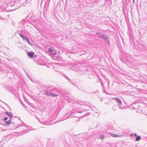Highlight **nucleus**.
<instances>
[{
	"mask_svg": "<svg viewBox=\"0 0 147 147\" xmlns=\"http://www.w3.org/2000/svg\"><path fill=\"white\" fill-rule=\"evenodd\" d=\"M101 84H102H102H102V82L101 83Z\"/></svg>",
	"mask_w": 147,
	"mask_h": 147,
	"instance_id": "22",
	"label": "nucleus"
},
{
	"mask_svg": "<svg viewBox=\"0 0 147 147\" xmlns=\"http://www.w3.org/2000/svg\"><path fill=\"white\" fill-rule=\"evenodd\" d=\"M5 114L8 115L10 118H12V115L10 113L8 112H5Z\"/></svg>",
	"mask_w": 147,
	"mask_h": 147,
	"instance_id": "6",
	"label": "nucleus"
},
{
	"mask_svg": "<svg viewBox=\"0 0 147 147\" xmlns=\"http://www.w3.org/2000/svg\"><path fill=\"white\" fill-rule=\"evenodd\" d=\"M20 35L24 40H25L27 38L24 34H20Z\"/></svg>",
	"mask_w": 147,
	"mask_h": 147,
	"instance_id": "7",
	"label": "nucleus"
},
{
	"mask_svg": "<svg viewBox=\"0 0 147 147\" xmlns=\"http://www.w3.org/2000/svg\"><path fill=\"white\" fill-rule=\"evenodd\" d=\"M105 138V136L102 134L99 135L98 136V139H103Z\"/></svg>",
	"mask_w": 147,
	"mask_h": 147,
	"instance_id": "10",
	"label": "nucleus"
},
{
	"mask_svg": "<svg viewBox=\"0 0 147 147\" xmlns=\"http://www.w3.org/2000/svg\"><path fill=\"white\" fill-rule=\"evenodd\" d=\"M7 117H5L4 118V120L5 121H6L7 119Z\"/></svg>",
	"mask_w": 147,
	"mask_h": 147,
	"instance_id": "18",
	"label": "nucleus"
},
{
	"mask_svg": "<svg viewBox=\"0 0 147 147\" xmlns=\"http://www.w3.org/2000/svg\"><path fill=\"white\" fill-rule=\"evenodd\" d=\"M45 94L48 96H49L53 97L57 96H58V94H56L54 93H52L48 91L45 92Z\"/></svg>",
	"mask_w": 147,
	"mask_h": 147,
	"instance_id": "3",
	"label": "nucleus"
},
{
	"mask_svg": "<svg viewBox=\"0 0 147 147\" xmlns=\"http://www.w3.org/2000/svg\"><path fill=\"white\" fill-rule=\"evenodd\" d=\"M113 99L115 100L119 104L121 105H122V102L120 99L117 98H113Z\"/></svg>",
	"mask_w": 147,
	"mask_h": 147,
	"instance_id": "5",
	"label": "nucleus"
},
{
	"mask_svg": "<svg viewBox=\"0 0 147 147\" xmlns=\"http://www.w3.org/2000/svg\"><path fill=\"white\" fill-rule=\"evenodd\" d=\"M119 108L120 109H122V108H121L120 107H119Z\"/></svg>",
	"mask_w": 147,
	"mask_h": 147,
	"instance_id": "21",
	"label": "nucleus"
},
{
	"mask_svg": "<svg viewBox=\"0 0 147 147\" xmlns=\"http://www.w3.org/2000/svg\"><path fill=\"white\" fill-rule=\"evenodd\" d=\"M134 136H137V134H134Z\"/></svg>",
	"mask_w": 147,
	"mask_h": 147,
	"instance_id": "20",
	"label": "nucleus"
},
{
	"mask_svg": "<svg viewBox=\"0 0 147 147\" xmlns=\"http://www.w3.org/2000/svg\"><path fill=\"white\" fill-rule=\"evenodd\" d=\"M25 40H26L27 41V42H28V43H29L30 45H32V43L30 42V41H29V40L27 38Z\"/></svg>",
	"mask_w": 147,
	"mask_h": 147,
	"instance_id": "15",
	"label": "nucleus"
},
{
	"mask_svg": "<svg viewBox=\"0 0 147 147\" xmlns=\"http://www.w3.org/2000/svg\"><path fill=\"white\" fill-rule=\"evenodd\" d=\"M96 34L99 36L100 38H103L107 40H108V38L107 36L105 34H104L100 32H97Z\"/></svg>",
	"mask_w": 147,
	"mask_h": 147,
	"instance_id": "2",
	"label": "nucleus"
},
{
	"mask_svg": "<svg viewBox=\"0 0 147 147\" xmlns=\"http://www.w3.org/2000/svg\"><path fill=\"white\" fill-rule=\"evenodd\" d=\"M11 121L9 120L8 121L5 122V123L6 125H9V124H11Z\"/></svg>",
	"mask_w": 147,
	"mask_h": 147,
	"instance_id": "14",
	"label": "nucleus"
},
{
	"mask_svg": "<svg viewBox=\"0 0 147 147\" xmlns=\"http://www.w3.org/2000/svg\"><path fill=\"white\" fill-rule=\"evenodd\" d=\"M28 55L31 57H33L34 56V55L31 52H28Z\"/></svg>",
	"mask_w": 147,
	"mask_h": 147,
	"instance_id": "9",
	"label": "nucleus"
},
{
	"mask_svg": "<svg viewBox=\"0 0 147 147\" xmlns=\"http://www.w3.org/2000/svg\"><path fill=\"white\" fill-rule=\"evenodd\" d=\"M85 103L84 102H82L81 101H78L77 102V104L80 105H83Z\"/></svg>",
	"mask_w": 147,
	"mask_h": 147,
	"instance_id": "11",
	"label": "nucleus"
},
{
	"mask_svg": "<svg viewBox=\"0 0 147 147\" xmlns=\"http://www.w3.org/2000/svg\"><path fill=\"white\" fill-rule=\"evenodd\" d=\"M48 54L51 56H55L57 55V51L55 50H53L52 47H50L49 49Z\"/></svg>",
	"mask_w": 147,
	"mask_h": 147,
	"instance_id": "1",
	"label": "nucleus"
},
{
	"mask_svg": "<svg viewBox=\"0 0 147 147\" xmlns=\"http://www.w3.org/2000/svg\"><path fill=\"white\" fill-rule=\"evenodd\" d=\"M141 137L140 136H137L136 138V141H138L139 140L141 139Z\"/></svg>",
	"mask_w": 147,
	"mask_h": 147,
	"instance_id": "13",
	"label": "nucleus"
},
{
	"mask_svg": "<svg viewBox=\"0 0 147 147\" xmlns=\"http://www.w3.org/2000/svg\"><path fill=\"white\" fill-rule=\"evenodd\" d=\"M77 112L78 113H82L83 112H84L85 111H78V110H76Z\"/></svg>",
	"mask_w": 147,
	"mask_h": 147,
	"instance_id": "17",
	"label": "nucleus"
},
{
	"mask_svg": "<svg viewBox=\"0 0 147 147\" xmlns=\"http://www.w3.org/2000/svg\"><path fill=\"white\" fill-rule=\"evenodd\" d=\"M113 111L116 110L117 109V108L116 106H114L113 108Z\"/></svg>",
	"mask_w": 147,
	"mask_h": 147,
	"instance_id": "16",
	"label": "nucleus"
},
{
	"mask_svg": "<svg viewBox=\"0 0 147 147\" xmlns=\"http://www.w3.org/2000/svg\"><path fill=\"white\" fill-rule=\"evenodd\" d=\"M65 78L69 81H70V79H69L67 76L65 77Z\"/></svg>",
	"mask_w": 147,
	"mask_h": 147,
	"instance_id": "19",
	"label": "nucleus"
},
{
	"mask_svg": "<svg viewBox=\"0 0 147 147\" xmlns=\"http://www.w3.org/2000/svg\"><path fill=\"white\" fill-rule=\"evenodd\" d=\"M36 117L38 119L39 122L40 123H41L45 125H48L49 124L47 121H44L42 119H41V120H40L37 117Z\"/></svg>",
	"mask_w": 147,
	"mask_h": 147,
	"instance_id": "4",
	"label": "nucleus"
},
{
	"mask_svg": "<svg viewBox=\"0 0 147 147\" xmlns=\"http://www.w3.org/2000/svg\"><path fill=\"white\" fill-rule=\"evenodd\" d=\"M111 135L112 136L114 137H119L120 136H118V135H116V134H113V133H111Z\"/></svg>",
	"mask_w": 147,
	"mask_h": 147,
	"instance_id": "12",
	"label": "nucleus"
},
{
	"mask_svg": "<svg viewBox=\"0 0 147 147\" xmlns=\"http://www.w3.org/2000/svg\"><path fill=\"white\" fill-rule=\"evenodd\" d=\"M22 127L23 129H24V131H25L27 130L26 128H28V126L27 125H24V126H22Z\"/></svg>",
	"mask_w": 147,
	"mask_h": 147,
	"instance_id": "8",
	"label": "nucleus"
}]
</instances>
